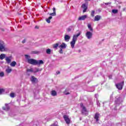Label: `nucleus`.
<instances>
[{
  "mask_svg": "<svg viewBox=\"0 0 126 126\" xmlns=\"http://www.w3.org/2000/svg\"><path fill=\"white\" fill-rule=\"evenodd\" d=\"M25 57L26 58V60H27V63H30V64H32V65H36L37 64H43L44 63V62L42 60H36L35 59H31L30 56L28 55H25Z\"/></svg>",
  "mask_w": 126,
  "mask_h": 126,
  "instance_id": "1",
  "label": "nucleus"
},
{
  "mask_svg": "<svg viewBox=\"0 0 126 126\" xmlns=\"http://www.w3.org/2000/svg\"><path fill=\"white\" fill-rule=\"evenodd\" d=\"M81 34V32H80L78 34H74L73 36L72 41L70 43L72 49H73V48H74L75 43L76 42V41H77V38H78V37H79V36H80Z\"/></svg>",
  "mask_w": 126,
  "mask_h": 126,
  "instance_id": "2",
  "label": "nucleus"
},
{
  "mask_svg": "<svg viewBox=\"0 0 126 126\" xmlns=\"http://www.w3.org/2000/svg\"><path fill=\"white\" fill-rule=\"evenodd\" d=\"M6 51H8V48L5 47L3 41L0 40V52H6Z\"/></svg>",
  "mask_w": 126,
  "mask_h": 126,
  "instance_id": "3",
  "label": "nucleus"
},
{
  "mask_svg": "<svg viewBox=\"0 0 126 126\" xmlns=\"http://www.w3.org/2000/svg\"><path fill=\"white\" fill-rule=\"evenodd\" d=\"M80 106L82 108V113L83 115H85L86 116H87L88 115V111H87V109H86V108L83 106V104L81 103Z\"/></svg>",
  "mask_w": 126,
  "mask_h": 126,
  "instance_id": "4",
  "label": "nucleus"
},
{
  "mask_svg": "<svg viewBox=\"0 0 126 126\" xmlns=\"http://www.w3.org/2000/svg\"><path fill=\"white\" fill-rule=\"evenodd\" d=\"M86 37L89 40H90V39H92V37H93V33L90 31H87L86 33Z\"/></svg>",
  "mask_w": 126,
  "mask_h": 126,
  "instance_id": "5",
  "label": "nucleus"
},
{
  "mask_svg": "<svg viewBox=\"0 0 126 126\" xmlns=\"http://www.w3.org/2000/svg\"><path fill=\"white\" fill-rule=\"evenodd\" d=\"M125 84V81H123L121 83L116 84V88H118L119 90H122L123 87H124V84Z\"/></svg>",
  "mask_w": 126,
  "mask_h": 126,
  "instance_id": "6",
  "label": "nucleus"
},
{
  "mask_svg": "<svg viewBox=\"0 0 126 126\" xmlns=\"http://www.w3.org/2000/svg\"><path fill=\"white\" fill-rule=\"evenodd\" d=\"M63 118L67 125H69L70 124V119L67 115H64Z\"/></svg>",
  "mask_w": 126,
  "mask_h": 126,
  "instance_id": "7",
  "label": "nucleus"
},
{
  "mask_svg": "<svg viewBox=\"0 0 126 126\" xmlns=\"http://www.w3.org/2000/svg\"><path fill=\"white\" fill-rule=\"evenodd\" d=\"M12 60V56H10L5 58V61L7 63L9 64L11 63V60Z\"/></svg>",
  "mask_w": 126,
  "mask_h": 126,
  "instance_id": "8",
  "label": "nucleus"
},
{
  "mask_svg": "<svg viewBox=\"0 0 126 126\" xmlns=\"http://www.w3.org/2000/svg\"><path fill=\"white\" fill-rule=\"evenodd\" d=\"M122 102H123V99L122 98V97H119L117 98L115 100V103L116 104H117V105H120V104Z\"/></svg>",
  "mask_w": 126,
  "mask_h": 126,
  "instance_id": "9",
  "label": "nucleus"
},
{
  "mask_svg": "<svg viewBox=\"0 0 126 126\" xmlns=\"http://www.w3.org/2000/svg\"><path fill=\"white\" fill-rule=\"evenodd\" d=\"M88 4H83L82 5V8H84V10L83 11V12L84 13V12H86V10H87L88 8Z\"/></svg>",
  "mask_w": 126,
  "mask_h": 126,
  "instance_id": "10",
  "label": "nucleus"
},
{
  "mask_svg": "<svg viewBox=\"0 0 126 126\" xmlns=\"http://www.w3.org/2000/svg\"><path fill=\"white\" fill-rule=\"evenodd\" d=\"M64 40L65 42H69L70 36L67 34H65L64 36Z\"/></svg>",
  "mask_w": 126,
  "mask_h": 126,
  "instance_id": "11",
  "label": "nucleus"
},
{
  "mask_svg": "<svg viewBox=\"0 0 126 126\" xmlns=\"http://www.w3.org/2000/svg\"><path fill=\"white\" fill-rule=\"evenodd\" d=\"M31 81H32V83H36L37 81V78L34 77V76H32L31 78Z\"/></svg>",
  "mask_w": 126,
  "mask_h": 126,
  "instance_id": "12",
  "label": "nucleus"
},
{
  "mask_svg": "<svg viewBox=\"0 0 126 126\" xmlns=\"http://www.w3.org/2000/svg\"><path fill=\"white\" fill-rule=\"evenodd\" d=\"M87 18V15H84L82 16H80L78 18V20L81 21V20H85Z\"/></svg>",
  "mask_w": 126,
  "mask_h": 126,
  "instance_id": "13",
  "label": "nucleus"
},
{
  "mask_svg": "<svg viewBox=\"0 0 126 126\" xmlns=\"http://www.w3.org/2000/svg\"><path fill=\"white\" fill-rule=\"evenodd\" d=\"M66 44L64 42L62 43V44L59 46L60 49H65L66 48Z\"/></svg>",
  "mask_w": 126,
  "mask_h": 126,
  "instance_id": "14",
  "label": "nucleus"
},
{
  "mask_svg": "<svg viewBox=\"0 0 126 126\" xmlns=\"http://www.w3.org/2000/svg\"><path fill=\"white\" fill-rule=\"evenodd\" d=\"M53 13H50L49 15H51V16H56V15H57V13L56 12V8L54 7L53 8Z\"/></svg>",
  "mask_w": 126,
  "mask_h": 126,
  "instance_id": "15",
  "label": "nucleus"
},
{
  "mask_svg": "<svg viewBox=\"0 0 126 126\" xmlns=\"http://www.w3.org/2000/svg\"><path fill=\"white\" fill-rule=\"evenodd\" d=\"M100 117V114L99 113H96L94 115V119L96 122H99V117Z\"/></svg>",
  "mask_w": 126,
  "mask_h": 126,
  "instance_id": "16",
  "label": "nucleus"
},
{
  "mask_svg": "<svg viewBox=\"0 0 126 126\" xmlns=\"http://www.w3.org/2000/svg\"><path fill=\"white\" fill-rule=\"evenodd\" d=\"M101 19V16L100 15H96L94 17V21H99Z\"/></svg>",
  "mask_w": 126,
  "mask_h": 126,
  "instance_id": "17",
  "label": "nucleus"
},
{
  "mask_svg": "<svg viewBox=\"0 0 126 126\" xmlns=\"http://www.w3.org/2000/svg\"><path fill=\"white\" fill-rule=\"evenodd\" d=\"M88 29H89L90 31L91 32H93V28H92V27L91 26V24H88Z\"/></svg>",
  "mask_w": 126,
  "mask_h": 126,
  "instance_id": "18",
  "label": "nucleus"
},
{
  "mask_svg": "<svg viewBox=\"0 0 126 126\" xmlns=\"http://www.w3.org/2000/svg\"><path fill=\"white\" fill-rule=\"evenodd\" d=\"M5 106L6 107H3V110H4L5 111H8V110H9V106H8V104H5Z\"/></svg>",
  "mask_w": 126,
  "mask_h": 126,
  "instance_id": "19",
  "label": "nucleus"
},
{
  "mask_svg": "<svg viewBox=\"0 0 126 126\" xmlns=\"http://www.w3.org/2000/svg\"><path fill=\"white\" fill-rule=\"evenodd\" d=\"M11 71H12V69H11L9 66H8V68L6 69V72L7 73H10Z\"/></svg>",
  "mask_w": 126,
  "mask_h": 126,
  "instance_id": "20",
  "label": "nucleus"
},
{
  "mask_svg": "<svg viewBox=\"0 0 126 126\" xmlns=\"http://www.w3.org/2000/svg\"><path fill=\"white\" fill-rule=\"evenodd\" d=\"M53 18L52 16H50L48 19H46V21L47 23H51V19Z\"/></svg>",
  "mask_w": 126,
  "mask_h": 126,
  "instance_id": "21",
  "label": "nucleus"
},
{
  "mask_svg": "<svg viewBox=\"0 0 126 126\" xmlns=\"http://www.w3.org/2000/svg\"><path fill=\"white\" fill-rule=\"evenodd\" d=\"M51 94L52 96H57V92H56V91H52L51 92Z\"/></svg>",
  "mask_w": 126,
  "mask_h": 126,
  "instance_id": "22",
  "label": "nucleus"
},
{
  "mask_svg": "<svg viewBox=\"0 0 126 126\" xmlns=\"http://www.w3.org/2000/svg\"><path fill=\"white\" fill-rule=\"evenodd\" d=\"M10 64L12 67H14L16 65V62L15 61L12 62Z\"/></svg>",
  "mask_w": 126,
  "mask_h": 126,
  "instance_id": "23",
  "label": "nucleus"
},
{
  "mask_svg": "<svg viewBox=\"0 0 126 126\" xmlns=\"http://www.w3.org/2000/svg\"><path fill=\"white\" fill-rule=\"evenodd\" d=\"M41 70H42V69H39V68H34L33 69V72H38V71H41Z\"/></svg>",
  "mask_w": 126,
  "mask_h": 126,
  "instance_id": "24",
  "label": "nucleus"
},
{
  "mask_svg": "<svg viewBox=\"0 0 126 126\" xmlns=\"http://www.w3.org/2000/svg\"><path fill=\"white\" fill-rule=\"evenodd\" d=\"M4 58H5V54H1L0 55V60H3V59H4Z\"/></svg>",
  "mask_w": 126,
  "mask_h": 126,
  "instance_id": "25",
  "label": "nucleus"
},
{
  "mask_svg": "<svg viewBox=\"0 0 126 126\" xmlns=\"http://www.w3.org/2000/svg\"><path fill=\"white\" fill-rule=\"evenodd\" d=\"M46 54H47L48 55H51V52H52V50H51L50 49H48L46 50Z\"/></svg>",
  "mask_w": 126,
  "mask_h": 126,
  "instance_id": "26",
  "label": "nucleus"
},
{
  "mask_svg": "<svg viewBox=\"0 0 126 126\" xmlns=\"http://www.w3.org/2000/svg\"><path fill=\"white\" fill-rule=\"evenodd\" d=\"M91 15L92 17H94L95 16V11H92L91 13Z\"/></svg>",
  "mask_w": 126,
  "mask_h": 126,
  "instance_id": "27",
  "label": "nucleus"
},
{
  "mask_svg": "<svg viewBox=\"0 0 126 126\" xmlns=\"http://www.w3.org/2000/svg\"><path fill=\"white\" fill-rule=\"evenodd\" d=\"M28 72H34L33 68H31V69H28L27 70Z\"/></svg>",
  "mask_w": 126,
  "mask_h": 126,
  "instance_id": "28",
  "label": "nucleus"
},
{
  "mask_svg": "<svg viewBox=\"0 0 126 126\" xmlns=\"http://www.w3.org/2000/svg\"><path fill=\"white\" fill-rule=\"evenodd\" d=\"M59 47V43H56L53 45V48L54 49H57Z\"/></svg>",
  "mask_w": 126,
  "mask_h": 126,
  "instance_id": "29",
  "label": "nucleus"
},
{
  "mask_svg": "<svg viewBox=\"0 0 126 126\" xmlns=\"http://www.w3.org/2000/svg\"><path fill=\"white\" fill-rule=\"evenodd\" d=\"M3 92H4V89L0 88V95H1Z\"/></svg>",
  "mask_w": 126,
  "mask_h": 126,
  "instance_id": "30",
  "label": "nucleus"
},
{
  "mask_svg": "<svg viewBox=\"0 0 126 126\" xmlns=\"http://www.w3.org/2000/svg\"><path fill=\"white\" fill-rule=\"evenodd\" d=\"M32 54H37L39 55V54H40V52L37 51H32Z\"/></svg>",
  "mask_w": 126,
  "mask_h": 126,
  "instance_id": "31",
  "label": "nucleus"
},
{
  "mask_svg": "<svg viewBox=\"0 0 126 126\" xmlns=\"http://www.w3.org/2000/svg\"><path fill=\"white\" fill-rule=\"evenodd\" d=\"M15 96V94H14V93H12L10 94V97H11V98H14Z\"/></svg>",
  "mask_w": 126,
  "mask_h": 126,
  "instance_id": "32",
  "label": "nucleus"
},
{
  "mask_svg": "<svg viewBox=\"0 0 126 126\" xmlns=\"http://www.w3.org/2000/svg\"><path fill=\"white\" fill-rule=\"evenodd\" d=\"M112 12H113V13H115V14L118 13V10L113 9V10H112Z\"/></svg>",
  "mask_w": 126,
  "mask_h": 126,
  "instance_id": "33",
  "label": "nucleus"
},
{
  "mask_svg": "<svg viewBox=\"0 0 126 126\" xmlns=\"http://www.w3.org/2000/svg\"><path fill=\"white\" fill-rule=\"evenodd\" d=\"M4 76V73H3V72H1L0 73V77H3Z\"/></svg>",
  "mask_w": 126,
  "mask_h": 126,
  "instance_id": "34",
  "label": "nucleus"
},
{
  "mask_svg": "<svg viewBox=\"0 0 126 126\" xmlns=\"http://www.w3.org/2000/svg\"><path fill=\"white\" fill-rule=\"evenodd\" d=\"M72 28V27H69V28L67 29V31L68 32H70V31H71Z\"/></svg>",
  "mask_w": 126,
  "mask_h": 126,
  "instance_id": "35",
  "label": "nucleus"
},
{
  "mask_svg": "<svg viewBox=\"0 0 126 126\" xmlns=\"http://www.w3.org/2000/svg\"><path fill=\"white\" fill-rule=\"evenodd\" d=\"M64 94L65 95H68V94H69V93L67 92L66 91H65L64 92Z\"/></svg>",
  "mask_w": 126,
  "mask_h": 126,
  "instance_id": "36",
  "label": "nucleus"
},
{
  "mask_svg": "<svg viewBox=\"0 0 126 126\" xmlns=\"http://www.w3.org/2000/svg\"><path fill=\"white\" fill-rule=\"evenodd\" d=\"M59 53H60V54H63V49L60 48V51H59Z\"/></svg>",
  "mask_w": 126,
  "mask_h": 126,
  "instance_id": "37",
  "label": "nucleus"
},
{
  "mask_svg": "<svg viewBox=\"0 0 126 126\" xmlns=\"http://www.w3.org/2000/svg\"><path fill=\"white\" fill-rule=\"evenodd\" d=\"M86 4H88V1H90V0H85Z\"/></svg>",
  "mask_w": 126,
  "mask_h": 126,
  "instance_id": "38",
  "label": "nucleus"
},
{
  "mask_svg": "<svg viewBox=\"0 0 126 126\" xmlns=\"http://www.w3.org/2000/svg\"><path fill=\"white\" fill-rule=\"evenodd\" d=\"M60 73H61V71H56V74H60Z\"/></svg>",
  "mask_w": 126,
  "mask_h": 126,
  "instance_id": "39",
  "label": "nucleus"
},
{
  "mask_svg": "<svg viewBox=\"0 0 126 126\" xmlns=\"http://www.w3.org/2000/svg\"><path fill=\"white\" fill-rule=\"evenodd\" d=\"M35 29H39V27L38 26H35Z\"/></svg>",
  "mask_w": 126,
  "mask_h": 126,
  "instance_id": "40",
  "label": "nucleus"
},
{
  "mask_svg": "<svg viewBox=\"0 0 126 126\" xmlns=\"http://www.w3.org/2000/svg\"><path fill=\"white\" fill-rule=\"evenodd\" d=\"M25 42H26V40L24 39V40H23L22 41L23 44H24V43H25Z\"/></svg>",
  "mask_w": 126,
  "mask_h": 126,
  "instance_id": "41",
  "label": "nucleus"
},
{
  "mask_svg": "<svg viewBox=\"0 0 126 126\" xmlns=\"http://www.w3.org/2000/svg\"><path fill=\"white\" fill-rule=\"evenodd\" d=\"M51 126H58V125L57 124H53L52 125H51Z\"/></svg>",
  "mask_w": 126,
  "mask_h": 126,
  "instance_id": "42",
  "label": "nucleus"
},
{
  "mask_svg": "<svg viewBox=\"0 0 126 126\" xmlns=\"http://www.w3.org/2000/svg\"><path fill=\"white\" fill-rule=\"evenodd\" d=\"M109 79H112V75L109 76Z\"/></svg>",
  "mask_w": 126,
  "mask_h": 126,
  "instance_id": "43",
  "label": "nucleus"
},
{
  "mask_svg": "<svg viewBox=\"0 0 126 126\" xmlns=\"http://www.w3.org/2000/svg\"><path fill=\"white\" fill-rule=\"evenodd\" d=\"M97 105L98 106H99L100 103H99V102H97Z\"/></svg>",
  "mask_w": 126,
  "mask_h": 126,
  "instance_id": "44",
  "label": "nucleus"
},
{
  "mask_svg": "<svg viewBox=\"0 0 126 126\" xmlns=\"http://www.w3.org/2000/svg\"><path fill=\"white\" fill-rule=\"evenodd\" d=\"M95 96H97V94H95Z\"/></svg>",
  "mask_w": 126,
  "mask_h": 126,
  "instance_id": "45",
  "label": "nucleus"
}]
</instances>
